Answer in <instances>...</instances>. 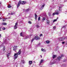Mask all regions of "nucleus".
<instances>
[{"mask_svg":"<svg viewBox=\"0 0 67 67\" xmlns=\"http://www.w3.org/2000/svg\"><path fill=\"white\" fill-rule=\"evenodd\" d=\"M41 51H42L43 52H46V50L45 49H44L43 48L41 49Z\"/></svg>","mask_w":67,"mask_h":67,"instance_id":"16","label":"nucleus"},{"mask_svg":"<svg viewBox=\"0 0 67 67\" xmlns=\"http://www.w3.org/2000/svg\"><path fill=\"white\" fill-rule=\"evenodd\" d=\"M20 36H22V32H21L20 33Z\"/></svg>","mask_w":67,"mask_h":67,"instance_id":"42","label":"nucleus"},{"mask_svg":"<svg viewBox=\"0 0 67 67\" xmlns=\"http://www.w3.org/2000/svg\"><path fill=\"white\" fill-rule=\"evenodd\" d=\"M18 25L17 23H16L15 24V25L14 26V29H17V26L16 25Z\"/></svg>","mask_w":67,"mask_h":67,"instance_id":"9","label":"nucleus"},{"mask_svg":"<svg viewBox=\"0 0 67 67\" xmlns=\"http://www.w3.org/2000/svg\"><path fill=\"white\" fill-rule=\"evenodd\" d=\"M64 57V55L63 54H62L61 56V58H62V57Z\"/></svg>","mask_w":67,"mask_h":67,"instance_id":"35","label":"nucleus"},{"mask_svg":"<svg viewBox=\"0 0 67 67\" xmlns=\"http://www.w3.org/2000/svg\"><path fill=\"white\" fill-rule=\"evenodd\" d=\"M9 19V18H6L4 19L3 18V21H5V20H6V19Z\"/></svg>","mask_w":67,"mask_h":67,"instance_id":"22","label":"nucleus"},{"mask_svg":"<svg viewBox=\"0 0 67 67\" xmlns=\"http://www.w3.org/2000/svg\"><path fill=\"white\" fill-rule=\"evenodd\" d=\"M44 6H45L44 4H43V5H42V6L41 7V10H42V9H43V8H44Z\"/></svg>","mask_w":67,"mask_h":67,"instance_id":"13","label":"nucleus"},{"mask_svg":"<svg viewBox=\"0 0 67 67\" xmlns=\"http://www.w3.org/2000/svg\"><path fill=\"white\" fill-rule=\"evenodd\" d=\"M55 14H56V13L55 12V13H53L52 15L53 16H54V15H55Z\"/></svg>","mask_w":67,"mask_h":67,"instance_id":"27","label":"nucleus"},{"mask_svg":"<svg viewBox=\"0 0 67 67\" xmlns=\"http://www.w3.org/2000/svg\"><path fill=\"white\" fill-rule=\"evenodd\" d=\"M64 43H65V42H62V44H64Z\"/></svg>","mask_w":67,"mask_h":67,"instance_id":"45","label":"nucleus"},{"mask_svg":"<svg viewBox=\"0 0 67 67\" xmlns=\"http://www.w3.org/2000/svg\"><path fill=\"white\" fill-rule=\"evenodd\" d=\"M14 59L15 60V59H16L17 58H18V55L17 54V53H15L14 54Z\"/></svg>","mask_w":67,"mask_h":67,"instance_id":"3","label":"nucleus"},{"mask_svg":"<svg viewBox=\"0 0 67 67\" xmlns=\"http://www.w3.org/2000/svg\"><path fill=\"white\" fill-rule=\"evenodd\" d=\"M40 17H38V20L40 21Z\"/></svg>","mask_w":67,"mask_h":67,"instance_id":"37","label":"nucleus"},{"mask_svg":"<svg viewBox=\"0 0 67 67\" xmlns=\"http://www.w3.org/2000/svg\"><path fill=\"white\" fill-rule=\"evenodd\" d=\"M43 62H44V60L43 59H41L39 64L40 65H41L43 63Z\"/></svg>","mask_w":67,"mask_h":67,"instance_id":"11","label":"nucleus"},{"mask_svg":"<svg viewBox=\"0 0 67 67\" xmlns=\"http://www.w3.org/2000/svg\"><path fill=\"white\" fill-rule=\"evenodd\" d=\"M20 64L21 65V63Z\"/></svg>","mask_w":67,"mask_h":67,"instance_id":"52","label":"nucleus"},{"mask_svg":"<svg viewBox=\"0 0 67 67\" xmlns=\"http://www.w3.org/2000/svg\"><path fill=\"white\" fill-rule=\"evenodd\" d=\"M10 54H11V53H8L7 54V56L8 58H9V56H10Z\"/></svg>","mask_w":67,"mask_h":67,"instance_id":"12","label":"nucleus"},{"mask_svg":"<svg viewBox=\"0 0 67 67\" xmlns=\"http://www.w3.org/2000/svg\"><path fill=\"white\" fill-rule=\"evenodd\" d=\"M34 40H35V38H34L32 39V40H31V43H32V42H33V41H34Z\"/></svg>","mask_w":67,"mask_h":67,"instance_id":"23","label":"nucleus"},{"mask_svg":"<svg viewBox=\"0 0 67 67\" xmlns=\"http://www.w3.org/2000/svg\"><path fill=\"white\" fill-rule=\"evenodd\" d=\"M15 14V13H14V12H12V13H11L10 14L11 15H13V14Z\"/></svg>","mask_w":67,"mask_h":67,"instance_id":"28","label":"nucleus"},{"mask_svg":"<svg viewBox=\"0 0 67 67\" xmlns=\"http://www.w3.org/2000/svg\"><path fill=\"white\" fill-rule=\"evenodd\" d=\"M65 27H66V26H64L62 27V28H65Z\"/></svg>","mask_w":67,"mask_h":67,"instance_id":"38","label":"nucleus"},{"mask_svg":"<svg viewBox=\"0 0 67 67\" xmlns=\"http://www.w3.org/2000/svg\"><path fill=\"white\" fill-rule=\"evenodd\" d=\"M3 30H5V28L4 27H3L2 28Z\"/></svg>","mask_w":67,"mask_h":67,"instance_id":"26","label":"nucleus"},{"mask_svg":"<svg viewBox=\"0 0 67 67\" xmlns=\"http://www.w3.org/2000/svg\"><path fill=\"white\" fill-rule=\"evenodd\" d=\"M55 63H56L55 62H53L52 63H51L50 64L51 65H53V64H55Z\"/></svg>","mask_w":67,"mask_h":67,"instance_id":"30","label":"nucleus"},{"mask_svg":"<svg viewBox=\"0 0 67 67\" xmlns=\"http://www.w3.org/2000/svg\"><path fill=\"white\" fill-rule=\"evenodd\" d=\"M57 19L54 20L53 21V23H54L55 22H56V21H57Z\"/></svg>","mask_w":67,"mask_h":67,"instance_id":"25","label":"nucleus"},{"mask_svg":"<svg viewBox=\"0 0 67 67\" xmlns=\"http://www.w3.org/2000/svg\"><path fill=\"white\" fill-rule=\"evenodd\" d=\"M1 4V2H0V4Z\"/></svg>","mask_w":67,"mask_h":67,"instance_id":"48","label":"nucleus"},{"mask_svg":"<svg viewBox=\"0 0 67 67\" xmlns=\"http://www.w3.org/2000/svg\"><path fill=\"white\" fill-rule=\"evenodd\" d=\"M67 39V36H65L64 38H60V41H63L65 40V39Z\"/></svg>","mask_w":67,"mask_h":67,"instance_id":"4","label":"nucleus"},{"mask_svg":"<svg viewBox=\"0 0 67 67\" xmlns=\"http://www.w3.org/2000/svg\"><path fill=\"white\" fill-rule=\"evenodd\" d=\"M28 23H29V24H31V21H29Z\"/></svg>","mask_w":67,"mask_h":67,"instance_id":"43","label":"nucleus"},{"mask_svg":"<svg viewBox=\"0 0 67 67\" xmlns=\"http://www.w3.org/2000/svg\"><path fill=\"white\" fill-rule=\"evenodd\" d=\"M11 7V6L10 5H9L8 6V8H10Z\"/></svg>","mask_w":67,"mask_h":67,"instance_id":"40","label":"nucleus"},{"mask_svg":"<svg viewBox=\"0 0 67 67\" xmlns=\"http://www.w3.org/2000/svg\"><path fill=\"white\" fill-rule=\"evenodd\" d=\"M61 57H58L56 59L57 61H58V62L59 61H60V59H61Z\"/></svg>","mask_w":67,"mask_h":67,"instance_id":"5","label":"nucleus"},{"mask_svg":"<svg viewBox=\"0 0 67 67\" xmlns=\"http://www.w3.org/2000/svg\"><path fill=\"white\" fill-rule=\"evenodd\" d=\"M21 53V49H19V51L17 53V55H20Z\"/></svg>","mask_w":67,"mask_h":67,"instance_id":"6","label":"nucleus"},{"mask_svg":"<svg viewBox=\"0 0 67 67\" xmlns=\"http://www.w3.org/2000/svg\"><path fill=\"white\" fill-rule=\"evenodd\" d=\"M36 27H37V28H38V27H40V26H38V25H36Z\"/></svg>","mask_w":67,"mask_h":67,"instance_id":"36","label":"nucleus"},{"mask_svg":"<svg viewBox=\"0 0 67 67\" xmlns=\"http://www.w3.org/2000/svg\"><path fill=\"white\" fill-rule=\"evenodd\" d=\"M43 35L42 34H41L40 35V37H41V36H42Z\"/></svg>","mask_w":67,"mask_h":67,"instance_id":"41","label":"nucleus"},{"mask_svg":"<svg viewBox=\"0 0 67 67\" xmlns=\"http://www.w3.org/2000/svg\"><path fill=\"white\" fill-rule=\"evenodd\" d=\"M21 62L22 63L24 64V60H22Z\"/></svg>","mask_w":67,"mask_h":67,"instance_id":"32","label":"nucleus"},{"mask_svg":"<svg viewBox=\"0 0 67 67\" xmlns=\"http://www.w3.org/2000/svg\"><path fill=\"white\" fill-rule=\"evenodd\" d=\"M55 13L56 15H58V14H59V12H57Z\"/></svg>","mask_w":67,"mask_h":67,"instance_id":"29","label":"nucleus"},{"mask_svg":"<svg viewBox=\"0 0 67 67\" xmlns=\"http://www.w3.org/2000/svg\"><path fill=\"white\" fill-rule=\"evenodd\" d=\"M25 3H26L25 1H23L21 2L20 1L18 2V4L17 5V8H19L20 7V4H25Z\"/></svg>","mask_w":67,"mask_h":67,"instance_id":"2","label":"nucleus"},{"mask_svg":"<svg viewBox=\"0 0 67 67\" xmlns=\"http://www.w3.org/2000/svg\"><path fill=\"white\" fill-rule=\"evenodd\" d=\"M16 48H17V46H14L13 47V50L15 51H16Z\"/></svg>","mask_w":67,"mask_h":67,"instance_id":"10","label":"nucleus"},{"mask_svg":"<svg viewBox=\"0 0 67 67\" xmlns=\"http://www.w3.org/2000/svg\"><path fill=\"white\" fill-rule=\"evenodd\" d=\"M3 18H1V17H0V20L1 19H3Z\"/></svg>","mask_w":67,"mask_h":67,"instance_id":"46","label":"nucleus"},{"mask_svg":"<svg viewBox=\"0 0 67 67\" xmlns=\"http://www.w3.org/2000/svg\"><path fill=\"white\" fill-rule=\"evenodd\" d=\"M3 25H7V23H2Z\"/></svg>","mask_w":67,"mask_h":67,"instance_id":"20","label":"nucleus"},{"mask_svg":"<svg viewBox=\"0 0 67 67\" xmlns=\"http://www.w3.org/2000/svg\"><path fill=\"white\" fill-rule=\"evenodd\" d=\"M66 1H64V2H66Z\"/></svg>","mask_w":67,"mask_h":67,"instance_id":"49","label":"nucleus"},{"mask_svg":"<svg viewBox=\"0 0 67 67\" xmlns=\"http://www.w3.org/2000/svg\"><path fill=\"white\" fill-rule=\"evenodd\" d=\"M41 57H42V56H41Z\"/></svg>","mask_w":67,"mask_h":67,"instance_id":"51","label":"nucleus"},{"mask_svg":"<svg viewBox=\"0 0 67 67\" xmlns=\"http://www.w3.org/2000/svg\"><path fill=\"white\" fill-rule=\"evenodd\" d=\"M48 15H49V16H51V13H49L48 14Z\"/></svg>","mask_w":67,"mask_h":67,"instance_id":"33","label":"nucleus"},{"mask_svg":"<svg viewBox=\"0 0 67 67\" xmlns=\"http://www.w3.org/2000/svg\"><path fill=\"white\" fill-rule=\"evenodd\" d=\"M47 24H49V23H50L49 20H47Z\"/></svg>","mask_w":67,"mask_h":67,"instance_id":"19","label":"nucleus"},{"mask_svg":"<svg viewBox=\"0 0 67 67\" xmlns=\"http://www.w3.org/2000/svg\"><path fill=\"white\" fill-rule=\"evenodd\" d=\"M45 20V18L44 17L43 18V19H42V20L44 21Z\"/></svg>","mask_w":67,"mask_h":67,"instance_id":"34","label":"nucleus"},{"mask_svg":"<svg viewBox=\"0 0 67 67\" xmlns=\"http://www.w3.org/2000/svg\"><path fill=\"white\" fill-rule=\"evenodd\" d=\"M35 20H36V19H37V16L36 14H35Z\"/></svg>","mask_w":67,"mask_h":67,"instance_id":"17","label":"nucleus"},{"mask_svg":"<svg viewBox=\"0 0 67 67\" xmlns=\"http://www.w3.org/2000/svg\"><path fill=\"white\" fill-rule=\"evenodd\" d=\"M35 39L36 40H39L40 38L39 37H38L37 36H36L35 37Z\"/></svg>","mask_w":67,"mask_h":67,"instance_id":"7","label":"nucleus"},{"mask_svg":"<svg viewBox=\"0 0 67 67\" xmlns=\"http://www.w3.org/2000/svg\"><path fill=\"white\" fill-rule=\"evenodd\" d=\"M8 44V43L7 42V39L6 38H4V40L3 41V43L2 44H1L0 46V47H2L3 46V45L4 44Z\"/></svg>","mask_w":67,"mask_h":67,"instance_id":"1","label":"nucleus"},{"mask_svg":"<svg viewBox=\"0 0 67 67\" xmlns=\"http://www.w3.org/2000/svg\"><path fill=\"white\" fill-rule=\"evenodd\" d=\"M1 34H0V37H1Z\"/></svg>","mask_w":67,"mask_h":67,"instance_id":"47","label":"nucleus"},{"mask_svg":"<svg viewBox=\"0 0 67 67\" xmlns=\"http://www.w3.org/2000/svg\"><path fill=\"white\" fill-rule=\"evenodd\" d=\"M46 42L47 44H49L50 43V41L48 40H47L46 41Z\"/></svg>","mask_w":67,"mask_h":67,"instance_id":"15","label":"nucleus"},{"mask_svg":"<svg viewBox=\"0 0 67 67\" xmlns=\"http://www.w3.org/2000/svg\"><path fill=\"white\" fill-rule=\"evenodd\" d=\"M59 12H61V11H62V7H59Z\"/></svg>","mask_w":67,"mask_h":67,"instance_id":"14","label":"nucleus"},{"mask_svg":"<svg viewBox=\"0 0 67 67\" xmlns=\"http://www.w3.org/2000/svg\"><path fill=\"white\" fill-rule=\"evenodd\" d=\"M32 35H33L31 34V35H30L26 37L25 38H30L31 37V36H32Z\"/></svg>","mask_w":67,"mask_h":67,"instance_id":"8","label":"nucleus"},{"mask_svg":"<svg viewBox=\"0 0 67 67\" xmlns=\"http://www.w3.org/2000/svg\"><path fill=\"white\" fill-rule=\"evenodd\" d=\"M3 46L4 47V48H3V51H4L5 50V46Z\"/></svg>","mask_w":67,"mask_h":67,"instance_id":"31","label":"nucleus"},{"mask_svg":"<svg viewBox=\"0 0 67 67\" xmlns=\"http://www.w3.org/2000/svg\"><path fill=\"white\" fill-rule=\"evenodd\" d=\"M52 57L53 58H55V57H56V55H53Z\"/></svg>","mask_w":67,"mask_h":67,"instance_id":"18","label":"nucleus"},{"mask_svg":"<svg viewBox=\"0 0 67 67\" xmlns=\"http://www.w3.org/2000/svg\"><path fill=\"white\" fill-rule=\"evenodd\" d=\"M29 64H30V65H31L32 63V61H30L29 62Z\"/></svg>","mask_w":67,"mask_h":67,"instance_id":"21","label":"nucleus"},{"mask_svg":"<svg viewBox=\"0 0 67 67\" xmlns=\"http://www.w3.org/2000/svg\"><path fill=\"white\" fill-rule=\"evenodd\" d=\"M9 14H10V13H9Z\"/></svg>","mask_w":67,"mask_h":67,"instance_id":"50","label":"nucleus"},{"mask_svg":"<svg viewBox=\"0 0 67 67\" xmlns=\"http://www.w3.org/2000/svg\"><path fill=\"white\" fill-rule=\"evenodd\" d=\"M29 10H30V9H26L25 10V11H26L27 12L29 11Z\"/></svg>","mask_w":67,"mask_h":67,"instance_id":"24","label":"nucleus"},{"mask_svg":"<svg viewBox=\"0 0 67 67\" xmlns=\"http://www.w3.org/2000/svg\"><path fill=\"white\" fill-rule=\"evenodd\" d=\"M53 29H56V26H54L53 27Z\"/></svg>","mask_w":67,"mask_h":67,"instance_id":"39","label":"nucleus"},{"mask_svg":"<svg viewBox=\"0 0 67 67\" xmlns=\"http://www.w3.org/2000/svg\"><path fill=\"white\" fill-rule=\"evenodd\" d=\"M1 27H0V31H1L2 30H1Z\"/></svg>","mask_w":67,"mask_h":67,"instance_id":"44","label":"nucleus"}]
</instances>
